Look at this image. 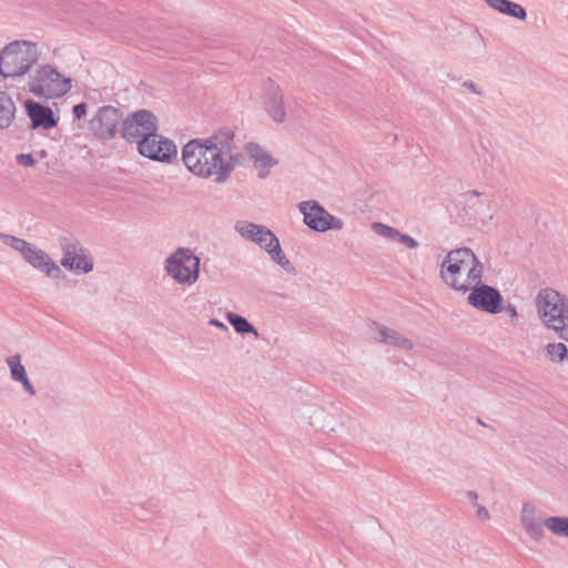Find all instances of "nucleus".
I'll return each mask as SVG.
<instances>
[{
	"instance_id": "obj_12",
	"label": "nucleus",
	"mask_w": 568,
	"mask_h": 568,
	"mask_svg": "<svg viewBox=\"0 0 568 568\" xmlns=\"http://www.w3.org/2000/svg\"><path fill=\"white\" fill-rule=\"evenodd\" d=\"M60 246L62 250L61 265L64 268L79 275L87 274L93 270L92 258L79 242L62 239Z\"/></svg>"
},
{
	"instance_id": "obj_7",
	"label": "nucleus",
	"mask_w": 568,
	"mask_h": 568,
	"mask_svg": "<svg viewBox=\"0 0 568 568\" xmlns=\"http://www.w3.org/2000/svg\"><path fill=\"white\" fill-rule=\"evenodd\" d=\"M0 240L3 244L10 246L21 254L22 258L33 268L42 272L51 278L61 276L60 266L49 256V254L37 245L27 242L23 239L10 234L0 233Z\"/></svg>"
},
{
	"instance_id": "obj_17",
	"label": "nucleus",
	"mask_w": 568,
	"mask_h": 568,
	"mask_svg": "<svg viewBox=\"0 0 568 568\" xmlns=\"http://www.w3.org/2000/svg\"><path fill=\"white\" fill-rule=\"evenodd\" d=\"M245 153L248 160L253 162V166L261 179H265L268 175L271 168L277 164V161L256 143H247L245 145Z\"/></svg>"
},
{
	"instance_id": "obj_18",
	"label": "nucleus",
	"mask_w": 568,
	"mask_h": 568,
	"mask_svg": "<svg viewBox=\"0 0 568 568\" xmlns=\"http://www.w3.org/2000/svg\"><path fill=\"white\" fill-rule=\"evenodd\" d=\"M374 339L400 351H410L414 347L412 339L403 333L385 325H376L374 329Z\"/></svg>"
},
{
	"instance_id": "obj_13",
	"label": "nucleus",
	"mask_w": 568,
	"mask_h": 568,
	"mask_svg": "<svg viewBox=\"0 0 568 568\" xmlns=\"http://www.w3.org/2000/svg\"><path fill=\"white\" fill-rule=\"evenodd\" d=\"M121 118L119 109L111 105L101 106L90 120L89 130L98 139L111 140L118 131Z\"/></svg>"
},
{
	"instance_id": "obj_2",
	"label": "nucleus",
	"mask_w": 568,
	"mask_h": 568,
	"mask_svg": "<svg viewBox=\"0 0 568 568\" xmlns=\"http://www.w3.org/2000/svg\"><path fill=\"white\" fill-rule=\"evenodd\" d=\"M484 265L468 247L449 251L439 265L445 285L459 293H467L481 282Z\"/></svg>"
},
{
	"instance_id": "obj_27",
	"label": "nucleus",
	"mask_w": 568,
	"mask_h": 568,
	"mask_svg": "<svg viewBox=\"0 0 568 568\" xmlns=\"http://www.w3.org/2000/svg\"><path fill=\"white\" fill-rule=\"evenodd\" d=\"M396 242H399L409 248H417L419 245L415 239H413L412 236H409L407 234H403L400 232H399V236H397Z\"/></svg>"
},
{
	"instance_id": "obj_3",
	"label": "nucleus",
	"mask_w": 568,
	"mask_h": 568,
	"mask_svg": "<svg viewBox=\"0 0 568 568\" xmlns=\"http://www.w3.org/2000/svg\"><path fill=\"white\" fill-rule=\"evenodd\" d=\"M535 306L540 322L547 329L568 342V298L559 292L541 288L535 298Z\"/></svg>"
},
{
	"instance_id": "obj_31",
	"label": "nucleus",
	"mask_w": 568,
	"mask_h": 568,
	"mask_svg": "<svg viewBox=\"0 0 568 568\" xmlns=\"http://www.w3.org/2000/svg\"><path fill=\"white\" fill-rule=\"evenodd\" d=\"M463 87L469 91H471L473 93L477 94V95H481L483 94V91L477 87L476 83H474L473 81H465L463 83Z\"/></svg>"
},
{
	"instance_id": "obj_8",
	"label": "nucleus",
	"mask_w": 568,
	"mask_h": 568,
	"mask_svg": "<svg viewBox=\"0 0 568 568\" xmlns=\"http://www.w3.org/2000/svg\"><path fill=\"white\" fill-rule=\"evenodd\" d=\"M164 271L180 285L191 286L200 276V258L187 247H179L164 261Z\"/></svg>"
},
{
	"instance_id": "obj_19",
	"label": "nucleus",
	"mask_w": 568,
	"mask_h": 568,
	"mask_svg": "<svg viewBox=\"0 0 568 568\" xmlns=\"http://www.w3.org/2000/svg\"><path fill=\"white\" fill-rule=\"evenodd\" d=\"M26 109L29 118L32 121L33 128H43L48 130L54 128L58 124L52 110L48 106H44L38 102L28 101Z\"/></svg>"
},
{
	"instance_id": "obj_22",
	"label": "nucleus",
	"mask_w": 568,
	"mask_h": 568,
	"mask_svg": "<svg viewBox=\"0 0 568 568\" xmlns=\"http://www.w3.org/2000/svg\"><path fill=\"white\" fill-rule=\"evenodd\" d=\"M16 105L6 92L0 91V129L10 126L14 119Z\"/></svg>"
},
{
	"instance_id": "obj_23",
	"label": "nucleus",
	"mask_w": 568,
	"mask_h": 568,
	"mask_svg": "<svg viewBox=\"0 0 568 568\" xmlns=\"http://www.w3.org/2000/svg\"><path fill=\"white\" fill-rule=\"evenodd\" d=\"M226 320L237 334H252L255 338H258L257 329L245 317L229 312L226 313Z\"/></svg>"
},
{
	"instance_id": "obj_34",
	"label": "nucleus",
	"mask_w": 568,
	"mask_h": 568,
	"mask_svg": "<svg viewBox=\"0 0 568 568\" xmlns=\"http://www.w3.org/2000/svg\"><path fill=\"white\" fill-rule=\"evenodd\" d=\"M507 312L509 313V315H510L511 317H516V316H517V310H516V307H515V306H513V305H508V307H507Z\"/></svg>"
},
{
	"instance_id": "obj_26",
	"label": "nucleus",
	"mask_w": 568,
	"mask_h": 568,
	"mask_svg": "<svg viewBox=\"0 0 568 568\" xmlns=\"http://www.w3.org/2000/svg\"><path fill=\"white\" fill-rule=\"evenodd\" d=\"M372 230L375 234L392 241H396L397 236H399L398 230L381 222H374Z\"/></svg>"
},
{
	"instance_id": "obj_35",
	"label": "nucleus",
	"mask_w": 568,
	"mask_h": 568,
	"mask_svg": "<svg viewBox=\"0 0 568 568\" xmlns=\"http://www.w3.org/2000/svg\"><path fill=\"white\" fill-rule=\"evenodd\" d=\"M474 38H475V40H477V41H479V42H483V41H484V40H483V37H481L480 34H478V33L474 34Z\"/></svg>"
},
{
	"instance_id": "obj_14",
	"label": "nucleus",
	"mask_w": 568,
	"mask_h": 568,
	"mask_svg": "<svg viewBox=\"0 0 568 568\" xmlns=\"http://www.w3.org/2000/svg\"><path fill=\"white\" fill-rule=\"evenodd\" d=\"M503 301L501 294L496 288L481 282L468 291L467 303L488 314L501 312Z\"/></svg>"
},
{
	"instance_id": "obj_6",
	"label": "nucleus",
	"mask_w": 568,
	"mask_h": 568,
	"mask_svg": "<svg viewBox=\"0 0 568 568\" xmlns=\"http://www.w3.org/2000/svg\"><path fill=\"white\" fill-rule=\"evenodd\" d=\"M28 88L36 97L58 99L65 95L71 90L72 81L52 65L44 64L29 77Z\"/></svg>"
},
{
	"instance_id": "obj_10",
	"label": "nucleus",
	"mask_w": 568,
	"mask_h": 568,
	"mask_svg": "<svg viewBox=\"0 0 568 568\" xmlns=\"http://www.w3.org/2000/svg\"><path fill=\"white\" fill-rule=\"evenodd\" d=\"M298 210L303 214L304 223L313 231H339L344 227L341 219L332 215L316 201H303L298 204Z\"/></svg>"
},
{
	"instance_id": "obj_32",
	"label": "nucleus",
	"mask_w": 568,
	"mask_h": 568,
	"mask_svg": "<svg viewBox=\"0 0 568 568\" xmlns=\"http://www.w3.org/2000/svg\"><path fill=\"white\" fill-rule=\"evenodd\" d=\"M466 497H467V499H468L473 505H475V506H476V505H478V504H477L478 495H477V493H476V491H473V490L467 491Z\"/></svg>"
},
{
	"instance_id": "obj_15",
	"label": "nucleus",
	"mask_w": 568,
	"mask_h": 568,
	"mask_svg": "<svg viewBox=\"0 0 568 568\" xmlns=\"http://www.w3.org/2000/svg\"><path fill=\"white\" fill-rule=\"evenodd\" d=\"M263 108L268 116L276 123H283L286 119L284 97L281 87L267 79L262 84Z\"/></svg>"
},
{
	"instance_id": "obj_16",
	"label": "nucleus",
	"mask_w": 568,
	"mask_h": 568,
	"mask_svg": "<svg viewBox=\"0 0 568 568\" xmlns=\"http://www.w3.org/2000/svg\"><path fill=\"white\" fill-rule=\"evenodd\" d=\"M519 521L528 538L539 542L545 538L546 518L531 501H524L519 513Z\"/></svg>"
},
{
	"instance_id": "obj_11",
	"label": "nucleus",
	"mask_w": 568,
	"mask_h": 568,
	"mask_svg": "<svg viewBox=\"0 0 568 568\" xmlns=\"http://www.w3.org/2000/svg\"><path fill=\"white\" fill-rule=\"evenodd\" d=\"M136 144L139 153L153 161L169 163L178 155L174 142L158 134L156 131Z\"/></svg>"
},
{
	"instance_id": "obj_1",
	"label": "nucleus",
	"mask_w": 568,
	"mask_h": 568,
	"mask_svg": "<svg viewBox=\"0 0 568 568\" xmlns=\"http://www.w3.org/2000/svg\"><path fill=\"white\" fill-rule=\"evenodd\" d=\"M234 150V132L223 129L207 138L190 140L182 148V161L193 175L201 179L214 178L215 182L223 183L239 161Z\"/></svg>"
},
{
	"instance_id": "obj_21",
	"label": "nucleus",
	"mask_w": 568,
	"mask_h": 568,
	"mask_svg": "<svg viewBox=\"0 0 568 568\" xmlns=\"http://www.w3.org/2000/svg\"><path fill=\"white\" fill-rule=\"evenodd\" d=\"M485 3L491 8L493 10L507 16L519 21H525L527 19V12L525 8L509 0H484Z\"/></svg>"
},
{
	"instance_id": "obj_33",
	"label": "nucleus",
	"mask_w": 568,
	"mask_h": 568,
	"mask_svg": "<svg viewBox=\"0 0 568 568\" xmlns=\"http://www.w3.org/2000/svg\"><path fill=\"white\" fill-rule=\"evenodd\" d=\"M209 324H210L211 326H215V327L221 328V329H224V331H226V329H227L226 325H225V324H223L222 322H220V321H219V320H216V318H212V320H210Z\"/></svg>"
},
{
	"instance_id": "obj_29",
	"label": "nucleus",
	"mask_w": 568,
	"mask_h": 568,
	"mask_svg": "<svg viewBox=\"0 0 568 568\" xmlns=\"http://www.w3.org/2000/svg\"><path fill=\"white\" fill-rule=\"evenodd\" d=\"M73 115L75 119L80 120L87 114V104L85 103H79L73 106Z\"/></svg>"
},
{
	"instance_id": "obj_9",
	"label": "nucleus",
	"mask_w": 568,
	"mask_h": 568,
	"mask_svg": "<svg viewBox=\"0 0 568 568\" xmlns=\"http://www.w3.org/2000/svg\"><path fill=\"white\" fill-rule=\"evenodd\" d=\"M158 131V118L149 110H138L122 122V138L130 143H139Z\"/></svg>"
},
{
	"instance_id": "obj_28",
	"label": "nucleus",
	"mask_w": 568,
	"mask_h": 568,
	"mask_svg": "<svg viewBox=\"0 0 568 568\" xmlns=\"http://www.w3.org/2000/svg\"><path fill=\"white\" fill-rule=\"evenodd\" d=\"M17 162L23 166H33L36 163V161L31 154H19L17 156Z\"/></svg>"
},
{
	"instance_id": "obj_25",
	"label": "nucleus",
	"mask_w": 568,
	"mask_h": 568,
	"mask_svg": "<svg viewBox=\"0 0 568 568\" xmlns=\"http://www.w3.org/2000/svg\"><path fill=\"white\" fill-rule=\"evenodd\" d=\"M545 355L552 363H562L568 357V348L561 343H549L545 346Z\"/></svg>"
},
{
	"instance_id": "obj_5",
	"label": "nucleus",
	"mask_w": 568,
	"mask_h": 568,
	"mask_svg": "<svg viewBox=\"0 0 568 568\" xmlns=\"http://www.w3.org/2000/svg\"><path fill=\"white\" fill-rule=\"evenodd\" d=\"M39 60L38 45L27 40H16L0 51V74L3 78L22 77Z\"/></svg>"
},
{
	"instance_id": "obj_30",
	"label": "nucleus",
	"mask_w": 568,
	"mask_h": 568,
	"mask_svg": "<svg viewBox=\"0 0 568 568\" xmlns=\"http://www.w3.org/2000/svg\"><path fill=\"white\" fill-rule=\"evenodd\" d=\"M476 515L481 520H488L490 518L489 511L481 505H476Z\"/></svg>"
},
{
	"instance_id": "obj_4",
	"label": "nucleus",
	"mask_w": 568,
	"mask_h": 568,
	"mask_svg": "<svg viewBox=\"0 0 568 568\" xmlns=\"http://www.w3.org/2000/svg\"><path fill=\"white\" fill-rule=\"evenodd\" d=\"M235 232L246 241H251L264 250L270 258L287 273H294V267L282 250L277 236L265 225L248 221H237Z\"/></svg>"
},
{
	"instance_id": "obj_24",
	"label": "nucleus",
	"mask_w": 568,
	"mask_h": 568,
	"mask_svg": "<svg viewBox=\"0 0 568 568\" xmlns=\"http://www.w3.org/2000/svg\"><path fill=\"white\" fill-rule=\"evenodd\" d=\"M546 528L555 536L568 537V517H566V516L546 517Z\"/></svg>"
},
{
	"instance_id": "obj_20",
	"label": "nucleus",
	"mask_w": 568,
	"mask_h": 568,
	"mask_svg": "<svg viewBox=\"0 0 568 568\" xmlns=\"http://www.w3.org/2000/svg\"><path fill=\"white\" fill-rule=\"evenodd\" d=\"M6 364L10 369L11 379L21 383L24 392L30 396L36 395V389L28 377L24 366L21 364V356L19 354L11 355L6 358Z\"/></svg>"
}]
</instances>
